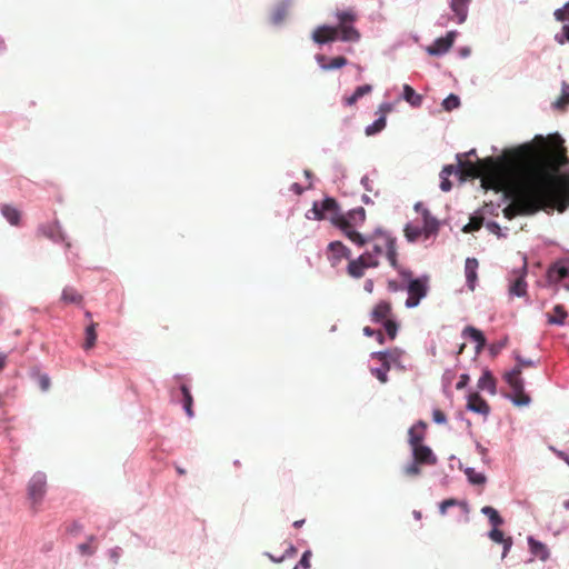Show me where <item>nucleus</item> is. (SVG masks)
<instances>
[{"label":"nucleus","instance_id":"obj_36","mask_svg":"<svg viewBox=\"0 0 569 569\" xmlns=\"http://www.w3.org/2000/svg\"><path fill=\"white\" fill-rule=\"evenodd\" d=\"M480 512L486 516L491 523L492 527H499L503 523L502 517L499 512L491 506H485L481 508Z\"/></svg>","mask_w":569,"mask_h":569},{"label":"nucleus","instance_id":"obj_17","mask_svg":"<svg viewBox=\"0 0 569 569\" xmlns=\"http://www.w3.org/2000/svg\"><path fill=\"white\" fill-rule=\"evenodd\" d=\"M470 3L471 0H448L449 8L453 13L452 19L458 24H462L467 21Z\"/></svg>","mask_w":569,"mask_h":569},{"label":"nucleus","instance_id":"obj_47","mask_svg":"<svg viewBox=\"0 0 569 569\" xmlns=\"http://www.w3.org/2000/svg\"><path fill=\"white\" fill-rule=\"evenodd\" d=\"M456 506H462L467 510V503L465 501H459L455 498H450L440 502L439 512L441 516H445L447 513L448 508Z\"/></svg>","mask_w":569,"mask_h":569},{"label":"nucleus","instance_id":"obj_41","mask_svg":"<svg viewBox=\"0 0 569 569\" xmlns=\"http://www.w3.org/2000/svg\"><path fill=\"white\" fill-rule=\"evenodd\" d=\"M569 104V84L562 82L561 96L552 102L555 109H565Z\"/></svg>","mask_w":569,"mask_h":569},{"label":"nucleus","instance_id":"obj_59","mask_svg":"<svg viewBox=\"0 0 569 569\" xmlns=\"http://www.w3.org/2000/svg\"><path fill=\"white\" fill-rule=\"evenodd\" d=\"M517 365L522 369V367H536L539 361H535L531 359H526L521 357L520 355H516L515 357Z\"/></svg>","mask_w":569,"mask_h":569},{"label":"nucleus","instance_id":"obj_24","mask_svg":"<svg viewBox=\"0 0 569 569\" xmlns=\"http://www.w3.org/2000/svg\"><path fill=\"white\" fill-rule=\"evenodd\" d=\"M427 428V423L422 420H419L417 423H415L412 427L408 430V442L410 447L418 446L422 443V440L425 438V430Z\"/></svg>","mask_w":569,"mask_h":569},{"label":"nucleus","instance_id":"obj_23","mask_svg":"<svg viewBox=\"0 0 569 569\" xmlns=\"http://www.w3.org/2000/svg\"><path fill=\"white\" fill-rule=\"evenodd\" d=\"M391 313V305L388 301H380L371 311L370 320L373 323H382L386 320H389V315Z\"/></svg>","mask_w":569,"mask_h":569},{"label":"nucleus","instance_id":"obj_1","mask_svg":"<svg viewBox=\"0 0 569 569\" xmlns=\"http://www.w3.org/2000/svg\"><path fill=\"white\" fill-rule=\"evenodd\" d=\"M503 214L512 219L518 214H535L539 210L569 208V174L559 178L548 166H530L523 172V184L513 190L508 187L502 193Z\"/></svg>","mask_w":569,"mask_h":569},{"label":"nucleus","instance_id":"obj_46","mask_svg":"<svg viewBox=\"0 0 569 569\" xmlns=\"http://www.w3.org/2000/svg\"><path fill=\"white\" fill-rule=\"evenodd\" d=\"M32 377L37 379L38 386L41 391L47 392L51 386V379L49 375L42 373L40 371H33Z\"/></svg>","mask_w":569,"mask_h":569},{"label":"nucleus","instance_id":"obj_5","mask_svg":"<svg viewBox=\"0 0 569 569\" xmlns=\"http://www.w3.org/2000/svg\"><path fill=\"white\" fill-rule=\"evenodd\" d=\"M399 276L407 281L406 290L408 296H415L418 299L427 297L429 291V276L422 274L412 278V272L408 269H399Z\"/></svg>","mask_w":569,"mask_h":569},{"label":"nucleus","instance_id":"obj_61","mask_svg":"<svg viewBox=\"0 0 569 569\" xmlns=\"http://www.w3.org/2000/svg\"><path fill=\"white\" fill-rule=\"evenodd\" d=\"M476 450L481 456L482 462L488 465L490 461L488 458V449L485 448L480 442L476 441Z\"/></svg>","mask_w":569,"mask_h":569},{"label":"nucleus","instance_id":"obj_28","mask_svg":"<svg viewBox=\"0 0 569 569\" xmlns=\"http://www.w3.org/2000/svg\"><path fill=\"white\" fill-rule=\"evenodd\" d=\"M422 220H423V228H421V229L426 237L436 234L438 232L440 223L433 216H431V213L428 209H423Z\"/></svg>","mask_w":569,"mask_h":569},{"label":"nucleus","instance_id":"obj_6","mask_svg":"<svg viewBox=\"0 0 569 569\" xmlns=\"http://www.w3.org/2000/svg\"><path fill=\"white\" fill-rule=\"evenodd\" d=\"M330 222L339 228L342 232L356 227L361 226L366 220V210L362 207H357L349 210L347 213L340 214V217H329Z\"/></svg>","mask_w":569,"mask_h":569},{"label":"nucleus","instance_id":"obj_20","mask_svg":"<svg viewBox=\"0 0 569 569\" xmlns=\"http://www.w3.org/2000/svg\"><path fill=\"white\" fill-rule=\"evenodd\" d=\"M467 399L468 403L466 408L468 411L482 415L483 417L490 413L488 402L478 392L468 395Z\"/></svg>","mask_w":569,"mask_h":569},{"label":"nucleus","instance_id":"obj_51","mask_svg":"<svg viewBox=\"0 0 569 569\" xmlns=\"http://www.w3.org/2000/svg\"><path fill=\"white\" fill-rule=\"evenodd\" d=\"M306 218L307 219H313V220H323L326 219V216L322 214L321 212V208H320V202L318 201H315L312 203V208L306 213Z\"/></svg>","mask_w":569,"mask_h":569},{"label":"nucleus","instance_id":"obj_57","mask_svg":"<svg viewBox=\"0 0 569 569\" xmlns=\"http://www.w3.org/2000/svg\"><path fill=\"white\" fill-rule=\"evenodd\" d=\"M123 551L121 547H113L108 550L109 559L117 565L122 556Z\"/></svg>","mask_w":569,"mask_h":569},{"label":"nucleus","instance_id":"obj_4","mask_svg":"<svg viewBox=\"0 0 569 569\" xmlns=\"http://www.w3.org/2000/svg\"><path fill=\"white\" fill-rule=\"evenodd\" d=\"M402 351L399 349H386L381 351L371 352V358H377L381 361V367L371 368V375L375 376L381 383L388 382V371L392 366L403 368L400 363Z\"/></svg>","mask_w":569,"mask_h":569},{"label":"nucleus","instance_id":"obj_21","mask_svg":"<svg viewBox=\"0 0 569 569\" xmlns=\"http://www.w3.org/2000/svg\"><path fill=\"white\" fill-rule=\"evenodd\" d=\"M328 249L332 252L330 257L332 267H336L342 258L348 260L351 258L350 249L340 241L330 242Z\"/></svg>","mask_w":569,"mask_h":569},{"label":"nucleus","instance_id":"obj_3","mask_svg":"<svg viewBox=\"0 0 569 569\" xmlns=\"http://www.w3.org/2000/svg\"><path fill=\"white\" fill-rule=\"evenodd\" d=\"M336 17L339 21L337 27L322 24L312 33V40L318 44H326L337 40L343 42H358L359 31L353 27L356 16L351 11H337Z\"/></svg>","mask_w":569,"mask_h":569},{"label":"nucleus","instance_id":"obj_32","mask_svg":"<svg viewBox=\"0 0 569 569\" xmlns=\"http://www.w3.org/2000/svg\"><path fill=\"white\" fill-rule=\"evenodd\" d=\"M180 391L182 395V400H181L182 408H183L186 415L188 416V418L191 419L194 417V412L192 409L193 397L191 395L190 388L186 383H182L180 386Z\"/></svg>","mask_w":569,"mask_h":569},{"label":"nucleus","instance_id":"obj_64","mask_svg":"<svg viewBox=\"0 0 569 569\" xmlns=\"http://www.w3.org/2000/svg\"><path fill=\"white\" fill-rule=\"evenodd\" d=\"M469 380H470L469 375H467V373H462V375L459 377V380H458V382H457V385H456V388H457L458 390L466 388V387H467V385L469 383Z\"/></svg>","mask_w":569,"mask_h":569},{"label":"nucleus","instance_id":"obj_12","mask_svg":"<svg viewBox=\"0 0 569 569\" xmlns=\"http://www.w3.org/2000/svg\"><path fill=\"white\" fill-rule=\"evenodd\" d=\"M457 36L458 32L456 30H450L446 36L437 38L433 43L427 48L428 54L433 57L443 56L452 47Z\"/></svg>","mask_w":569,"mask_h":569},{"label":"nucleus","instance_id":"obj_42","mask_svg":"<svg viewBox=\"0 0 569 569\" xmlns=\"http://www.w3.org/2000/svg\"><path fill=\"white\" fill-rule=\"evenodd\" d=\"M61 299L69 303H80L82 301V296L79 295L74 288L66 287L62 290Z\"/></svg>","mask_w":569,"mask_h":569},{"label":"nucleus","instance_id":"obj_31","mask_svg":"<svg viewBox=\"0 0 569 569\" xmlns=\"http://www.w3.org/2000/svg\"><path fill=\"white\" fill-rule=\"evenodd\" d=\"M459 468L463 470V472L467 477V480L470 485L482 486L487 482V477L483 472H478L472 467L463 468L461 462L459 463Z\"/></svg>","mask_w":569,"mask_h":569},{"label":"nucleus","instance_id":"obj_63","mask_svg":"<svg viewBox=\"0 0 569 569\" xmlns=\"http://www.w3.org/2000/svg\"><path fill=\"white\" fill-rule=\"evenodd\" d=\"M422 299H418L417 297L415 296H408L406 302H405V306L408 308V309H412V308H416L419 306L420 301Z\"/></svg>","mask_w":569,"mask_h":569},{"label":"nucleus","instance_id":"obj_30","mask_svg":"<svg viewBox=\"0 0 569 569\" xmlns=\"http://www.w3.org/2000/svg\"><path fill=\"white\" fill-rule=\"evenodd\" d=\"M401 99H403L412 108H419L423 101V97L417 93L415 89L409 84L402 86Z\"/></svg>","mask_w":569,"mask_h":569},{"label":"nucleus","instance_id":"obj_58","mask_svg":"<svg viewBox=\"0 0 569 569\" xmlns=\"http://www.w3.org/2000/svg\"><path fill=\"white\" fill-rule=\"evenodd\" d=\"M506 346H507V338H505L496 343H492L489 347L490 355L493 357L497 356Z\"/></svg>","mask_w":569,"mask_h":569},{"label":"nucleus","instance_id":"obj_16","mask_svg":"<svg viewBox=\"0 0 569 569\" xmlns=\"http://www.w3.org/2000/svg\"><path fill=\"white\" fill-rule=\"evenodd\" d=\"M295 0H279L272 8L270 13V22L273 26H281L284 22V19L289 12V9L292 7Z\"/></svg>","mask_w":569,"mask_h":569},{"label":"nucleus","instance_id":"obj_60","mask_svg":"<svg viewBox=\"0 0 569 569\" xmlns=\"http://www.w3.org/2000/svg\"><path fill=\"white\" fill-rule=\"evenodd\" d=\"M432 420L437 425H443L447 422V417H446L445 412H442L441 410L435 409L432 411Z\"/></svg>","mask_w":569,"mask_h":569},{"label":"nucleus","instance_id":"obj_38","mask_svg":"<svg viewBox=\"0 0 569 569\" xmlns=\"http://www.w3.org/2000/svg\"><path fill=\"white\" fill-rule=\"evenodd\" d=\"M387 126V118L385 114H380L371 124L367 126L365 133L367 136H375L381 132Z\"/></svg>","mask_w":569,"mask_h":569},{"label":"nucleus","instance_id":"obj_10","mask_svg":"<svg viewBox=\"0 0 569 569\" xmlns=\"http://www.w3.org/2000/svg\"><path fill=\"white\" fill-rule=\"evenodd\" d=\"M47 488V476L42 471H37L28 483V497L32 501L33 505L39 503Z\"/></svg>","mask_w":569,"mask_h":569},{"label":"nucleus","instance_id":"obj_35","mask_svg":"<svg viewBox=\"0 0 569 569\" xmlns=\"http://www.w3.org/2000/svg\"><path fill=\"white\" fill-rule=\"evenodd\" d=\"M371 91H372L371 84L359 86L355 89V91L351 96L345 98V104L350 107V106L355 104L365 94H368Z\"/></svg>","mask_w":569,"mask_h":569},{"label":"nucleus","instance_id":"obj_56","mask_svg":"<svg viewBox=\"0 0 569 569\" xmlns=\"http://www.w3.org/2000/svg\"><path fill=\"white\" fill-rule=\"evenodd\" d=\"M522 369L517 365L510 371L505 375L506 382H510L512 380L522 379L521 376Z\"/></svg>","mask_w":569,"mask_h":569},{"label":"nucleus","instance_id":"obj_53","mask_svg":"<svg viewBox=\"0 0 569 569\" xmlns=\"http://www.w3.org/2000/svg\"><path fill=\"white\" fill-rule=\"evenodd\" d=\"M488 537L496 543L505 542L507 539V537H505L503 532L499 530L498 527H492V529L488 532Z\"/></svg>","mask_w":569,"mask_h":569},{"label":"nucleus","instance_id":"obj_22","mask_svg":"<svg viewBox=\"0 0 569 569\" xmlns=\"http://www.w3.org/2000/svg\"><path fill=\"white\" fill-rule=\"evenodd\" d=\"M478 260L476 258H467L465 262L466 284L469 290L473 291L478 280Z\"/></svg>","mask_w":569,"mask_h":569},{"label":"nucleus","instance_id":"obj_54","mask_svg":"<svg viewBox=\"0 0 569 569\" xmlns=\"http://www.w3.org/2000/svg\"><path fill=\"white\" fill-rule=\"evenodd\" d=\"M486 228L491 232L497 234L499 238H505L507 233H503L501 227L498 222L490 220L486 222Z\"/></svg>","mask_w":569,"mask_h":569},{"label":"nucleus","instance_id":"obj_45","mask_svg":"<svg viewBox=\"0 0 569 569\" xmlns=\"http://www.w3.org/2000/svg\"><path fill=\"white\" fill-rule=\"evenodd\" d=\"M482 227V217L472 214L470 221L462 227L465 233L478 231Z\"/></svg>","mask_w":569,"mask_h":569},{"label":"nucleus","instance_id":"obj_37","mask_svg":"<svg viewBox=\"0 0 569 569\" xmlns=\"http://www.w3.org/2000/svg\"><path fill=\"white\" fill-rule=\"evenodd\" d=\"M553 316L548 315V323L556 326H563L567 318V311L562 305H556L553 307Z\"/></svg>","mask_w":569,"mask_h":569},{"label":"nucleus","instance_id":"obj_40","mask_svg":"<svg viewBox=\"0 0 569 569\" xmlns=\"http://www.w3.org/2000/svg\"><path fill=\"white\" fill-rule=\"evenodd\" d=\"M96 328H97V323L94 322H91L87 328H86V331H84V335H86V341L83 343V349L84 350H89L91 349L94 345H96V341H97V331H96Z\"/></svg>","mask_w":569,"mask_h":569},{"label":"nucleus","instance_id":"obj_2","mask_svg":"<svg viewBox=\"0 0 569 569\" xmlns=\"http://www.w3.org/2000/svg\"><path fill=\"white\" fill-rule=\"evenodd\" d=\"M535 139L540 142L537 149L531 143H523L489 159L491 162L490 173L499 188L512 184L519 167L529 164L536 158L550 157L560 161L565 156L563 139L559 134L552 137L555 146L551 147L547 146L542 136H537Z\"/></svg>","mask_w":569,"mask_h":569},{"label":"nucleus","instance_id":"obj_48","mask_svg":"<svg viewBox=\"0 0 569 569\" xmlns=\"http://www.w3.org/2000/svg\"><path fill=\"white\" fill-rule=\"evenodd\" d=\"M441 106L446 111H452L460 106V98L455 93H450L442 100Z\"/></svg>","mask_w":569,"mask_h":569},{"label":"nucleus","instance_id":"obj_11","mask_svg":"<svg viewBox=\"0 0 569 569\" xmlns=\"http://www.w3.org/2000/svg\"><path fill=\"white\" fill-rule=\"evenodd\" d=\"M367 257H369V253H362L356 259H349L347 271L350 277L359 279L365 274L366 269L377 268L379 266V261H376L373 257L370 260H368Z\"/></svg>","mask_w":569,"mask_h":569},{"label":"nucleus","instance_id":"obj_26","mask_svg":"<svg viewBox=\"0 0 569 569\" xmlns=\"http://www.w3.org/2000/svg\"><path fill=\"white\" fill-rule=\"evenodd\" d=\"M343 233L349 240H351L358 247H363L365 244L371 243L377 238H379V234H375V230L372 231L371 234L368 236L361 234L356 229L343 231Z\"/></svg>","mask_w":569,"mask_h":569},{"label":"nucleus","instance_id":"obj_7","mask_svg":"<svg viewBox=\"0 0 569 569\" xmlns=\"http://www.w3.org/2000/svg\"><path fill=\"white\" fill-rule=\"evenodd\" d=\"M527 261L526 258H523V264L518 268L513 269L510 278H509V295L518 298H522L527 296Z\"/></svg>","mask_w":569,"mask_h":569},{"label":"nucleus","instance_id":"obj_25","mask_svg":"<svg viewBox=\"0 0 569 569\" xmlns=\"http://www.w3.org/2000/svg\"><path fill=\"white\" fill-rule=\"evenodd\" d=\"M527 541L530 552L535 557L539 558L541 561H546L549 559L550 552L545 543H542L539 540H536L532 536H529Z\"/></svg>","mask_w":569,"mask_h":569},{"label":"nucleus","instance_id":"obj_50","mask_svg":"<svg viewBox=\"0 0 569 569\" xmlns=\"http://www.w3.org/2000/svg\"><path fill=\"white\" fill-rule=\"evenodd\" d=\"M388 337L393 340L397 337L399 326L395 319L386 320L381 323Z\"/></svg>","mask_w":569,"mask_h":569},{"label":"nucleus","instance_id":"obj_55","mask_svg":"<svg viewBox=\"0 0 569 569\" xmlns=\"http://www.w3.org/2000/svg\"><path fill=\"white\" fill-rule=\"evenodd\" d=\"M311 551L310 550H306L298 565L293 568V569H299V568H302V569H309L310 568V558H311Z\"/></svg>","mask_w":569,"mask_h":569},{"label":"nucleus","instance_id":"obj_44","mask_svg":"<svg viewBox=\"0 0 569 569\" xmlns=\"http://www.w3.org/2000/svg\"><path fill=\"white\" fill-rule=\"evenodd\" d=\"M372 243L371 250H366L363 253H369V257H367L368 260L375 258L376 261H379V256L383 252V241L380 238H377Z\"/></svg>","mask_w":569,"mask_h":569},{"label":"nucleus","instance_id":"obj_62","mask_svg":"<svg viewBox=\"0 0 569 569\" xmlns=\"http://www.w3.org/2000/svg\"><path fill=\"white\" fill-rule=\"evenodd\" d=\"M440 179H441V181H440V189H441L443 192H448V191H450V190H451V188H452V183H451V181L449 180V178H448V177H446V176H440Z\"/></svg>","mask_w":569,"mask_h":569},{"label":"nucleus","instance_id":"obj_52","mask_svg":"<svg viewBox=\"0 0 569 569\" xmlns=\"http://www.w3.org/2000/svg\"><path fill=\"white\" fill-rule=\"evenodd\" d=\"M94 539H96L94 536H92V535L89 536L88 537V542H83V543L78 545V551L81 555L92 556L94 553V549L90 547L89 542L94 541Z\"/></svg>","mask_w":569,"mask_h":569},{"label":"nucleus","instance_id":"obj_13","mask_svg":"<svg viewBox=\"0 0 569 569\" xmlns=\"http://www.w3.org/2000/svg\"><path fill=\"white\" fill-rule=\"evenodd\" d=\"M557 21L565 22L561 31L556 33L555 41L559 44L569 43V1L553 12Z\"/></svg>","mask_w":569,"mask_h":569},{"label":"nucleus","instance_id":"obj_14","mask_svg":"<svg viewBox=\"0 0 569 569\" xmlns=\"http://www.w3.org/2000/svg\"><path fill=\"white\" fill-rule=\"evenodd\" d=\"M507 383L511 388L512 395H507L506 398L509 399L513 403V406L525 407L530 405L531 398L529 395L525 392L523 379L512 380Z\"/></svg>","mask_w":569,"mask_h":569},{"label":"nucleus","instance_id":"obj_8","mask_svg":"<svg viewBox=\"0 0 569 569\" xmlns=\"http://www.w3.org/2000/svg\"><path fill=\"white\" fill-rule=\"evenodd\" d=\"M375 234H379V238L383 241L387 260L399 272V269L402 268L398 263L397 238L382 228H376Z\"/></svg>","mask_w":569,"mask_h":569},{"label":"nucleus","instance_id":"obj_15","mask_svg":"<svg viewBox=\"0 0 569 569\" xmlns=\"http://www.w3.org/2000/svg\"><path fill=\"white\" fill-rule=\"evenodd\" d=\"M40 230L51 241L56 243H64L67 248L71 247V243L68 241L67 233L64 232L58 220L53 221L50 224L41 226Z\"/></svg>","mask_w":569,"mask_h":569},{"label":"nucleus","instance_id":"obj_33","mask_svg":"<svg viewBox=\"0 0 569 569\" xmlns=\"http://www.w3.org/2000/svg\"><path fill=\"white\" fill-rule=\"evenodd\" d=\"M320 208H321L322 214H325V216L327 212L330 213V217H340V214H341L339 203L337 202V200L335 198H331V197H326L320 202Z\"/></svg>","mask_w":569,"mask_h":569},{"label":"nucleus","instance_id":"obj_19","mask_svg":"<svg viewBox=\"0 0 569 569\" xmlns=\"http://www.w3.org/2000/svg\"><path fill=\"white\" fill-rule=\"evenodd\" d=\"M315 59L319 68L323 71L337 70L348 64V60L343 56H338L328 59L325 54L318 53L315 56Z\"/></svg>","mask_w":569,"mask_h":569},{"label":"nucleus","instance_id":"obj_39","mask_svg":"<svg viewBox=\"0 0 569 569\" xmlns=\"http://www.w3.org/2000/svg\"><path fill=\"white\" fill-rule=\"evenodd\" d=\"M456 157H457V160H458V166L457 167H455L453 164L445 166L442 168L441 172H440V176H446V177L449 178V176L452 174V173H459L463 166H469L470 167V171L473 170V166H472L471 162H468V161L467 162H462V160H461L462 156L461 154H457Z\"/></svg>","mask_w":569,"mask_h":569},{"label":"nucleus","instance_id":"obj_9","mask_svg":"<svg viewBox=\"0 0 569 569\" xmlns=\"http://www.w3.org/2000/svg\"><path fill=\"white\" fill-rule=\"evenodd\" d=\"M547 279L550 283H560L569 291V260H558L547 271Z\"/></svg>","mask_w":569,"mask_h":569},{"label":"nucleus","instance_id":"obj_18","mask_svg":"<svg viewBox=\"0 0 569 569\" xmlns=\"http://www.w3.org/2000/svg\"><path fill=\"white\" fill-rule=\"evenodd\" d=\"M412 457L421 465L433 466L437 463V457L429 446L420 443L411 448Z\"/></svg>","mask_w":569,"mask_h":569},{"label":"nucleus","instance_id":"obj_43","mask_svg":"<svg viewBox=\"0 0 569 569\" xmlns=\"http://www.w3.org/2000/svg\"><path fill=\"white\" fill-rule=\"evenodd\" d=\"M403 232L408 242H415L423 233L420 227L410 222L405 226Z\"/></svg>","mask_w":569,"mask_h":569},{"label":"nucleus","instance_id":"obj_29","mask_svg":"<svg viewBox=\"0 0 569 569\" xmlns=\"http://www.w3.org/2000/svg\"><path fill=\"white\" fill-rule=\"evenodd\" d=\"M478 388L488 391L491 396L497 393L496 380L489 369L483 370L478 380Z\"/></svg>","mask_w":569,"mask_h":569},{"label":"nucleus","instance_id":"obj_34","mask_svg":"<svg viewBox=\"0 0 569 569\" xmlns=\"http://www.w3.org/2000/svg\"><path fill=\"white\" fill-rule=\"evenodd\" d=\"M1 214L11 224L18 226L20 221V212L16 207L3 204L1 207Z\"/></svg>","mask_w":569,"mask_h":569},{"label":"nucleus","instance_id":"obj_49","mask_svg":"<svg viewBox=\"0 0 569 569\" xmlns=\"http://www.w3.org/2000/svg\"><path fill=\"white\" fill-rule=\"evenodd\" d=\"M421 463L418 462L413 457H412V460L407 463L403 468H402V472L406 475V476H409V477H416V476H419L421 470H420V466Z\"/></svg>","mask_w":569,"mask_h":569},{"label":"nucleus","instance_id":"obj_27","mask_svg":"<svg viewBox=\"0 0 569 569\" xmlns=\"http://www.w3.org/2000/svg\"><path fill=\"white\" fill-rule=\"evenodd\" d=\"M462 336L471 339L473 342H476V351L479 352L485 346H486V337L483 332L476 327L467 326L462 330Z\"/></svg>","mask_w":569,"mask_h":569}]
</instances>
